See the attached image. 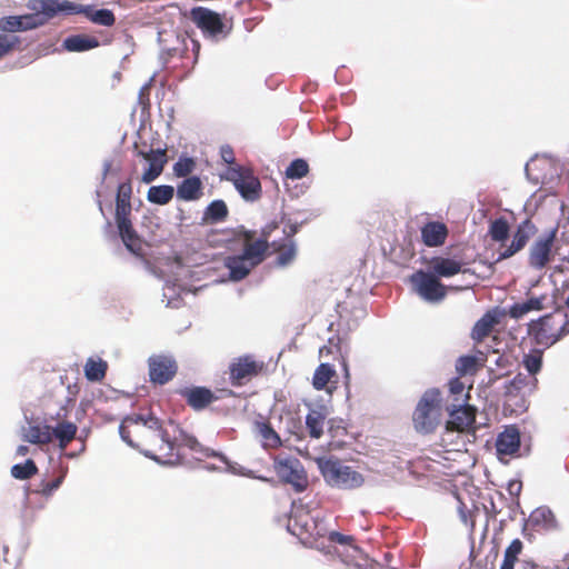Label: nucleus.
Returning a JSON list of instances; mask_svg holds the SVG:
<instances>
[{
  "label": "nucleus",
  "instance_id": "nucleus-63",
  "mask_svg": "<svg viewBox=\"0 0 569 569\" xmlns=\"http://www.w3.org/2000/svg\"><path fill=\"white\" fill-rule=\"evenodd\" d=\"M149 86H150V82L144 84L141 89H140V92H139V96L140 98L144 94L146 91H148L149 89Z\"/></svg>",
  "mask_w": 569,
  "mask_h": 569
},
{
  "label": "nucleus",
  "instance_id": "nucleus-18",
  "mask_svg": "<svg viewBox=\"0 0 569 569\" xmlns=\"http://www.w3.org/2000/svg\"><path fill=\"white\" fill-rule=\"evenodd\" d=\"M313 518L315 516H309L308 511H305V507L301 503L292 502L290 521L288 525V529L292 531L293 535H297L295 528H299V535L307 533L310 537L316 538V528H313Z\"/></svg>",
  "mask_w": 569,
  "mask_h": 569
},
{
  "label": "nucleus",
  "instance_id": "nucleus-44",
  "mask_svg": "<svg viewBox=\"0 0 569 569\" xmlns=\"http://www.w3.org/2000/svg\"><path fill=\"white\" fill-rule=\"evenodd\" d=\"M522 365L527 370V375H532L536 377L542 366V355L541 351H533L531 353L525 355L522 359Z\"/></svg>",
  "mask_w": 569,
  "mask_h": 569
},
{
  "label": "nucleus",
  "instance_id": "nucleus-7",
  "mask_svg": "<svg viewBox=\"0 0 569 569\" xmlns=\"http://www.w3.org/2000/svg\"><path fill=\"white\" fill-rule=\"evenodd\" d=\"M267 248V241L259 239L247 244L241 254L228 257L226 267L230 271V278L234 281L242 280L254 266L262 261Z\"/></svg>",
  "mask_w": 569,
  "mask_h": 569
},
{
  "label": "nucleus",
  "instance_id": "nucleus-16",
  "mask_svg": "<svg viewBox=\"0 0 569 569\" xmlns=\"http://www.w3.org/2000/svg\"><path fill=\"white\" fill-rule=\"evenodd\" d=\"M177 371V365L170 356H153L149 358V376L152 382L164 385Z\"/></svg>",
  "mask_w": 569,
  "mask_h": 569
},
{
  "label": "nucleus",
  "instance_id": "nucleus-50",
  "mask_svg": "<svg viewBox=\"0 0 569 569\" xmlns=\"http://www.w3.org/2000/svg\"><path fill=\"white\" fill-rule=\"evenodd\" d=\"M132 426L137 427V423L136 422L127 421V417L123 418V420L121 421V423L119 426V435H120L121 439L128 446H130L131 448H137V445L130 438V430H129V428L132 427Z\"/></svg>",
  "mask_w": 569,
  "mask_h": 569
},
{
  "label": "nucleus",
  "instance_id": "nucleus-27",
  "mask_svg": "<svg viewBox=\"0 0 569 569\" xmlns=\"http://www.w3.org/2000/svg\"><path fill=\"white\" fill-rule=\"evenodd\" d=\"M500 313L497 310L487 311L473 326L471 338L475 341L483 340L499 322Z\"/></svg>",
  "mask_w": 569,
  "mask_h": 569
},
{
  "label": "nucleus",
  "instance_id": "nucleus-53",
  "mask_svg": "<svg viewBox=\"0 0 569 569\" xmlns=\"http://www.w3.org/2000/svg\"><path fill=\"white\" fill-rule=\"evenodd\" d=\"M537 164H538V161L532 159L531 161L527 162V164L525 167V172H526L527 178L536 184L543 181L542 177L535 173V169H536Z\"/></svg>",
  "mask_w": 569,
  "mask_h": 569
},
{
  "label": "nucleus",
  "instance_id": "nucleus-52",
  "mask_svg": "<svg viewBox=\"0 0 569 569\" xmlns=\"http://www.w3.org/2000/svg\"><path fill=\"white\" fill-rule=\"evenodd\" d=\"M328 539L332 542H337L343 546V548L348 547L349 545H352L353 542V538L351 536H346L335 530H331L329 532Z\"/></svg>",
  "mask_w": 569,
  "mask_h": 569
},
{
  "label": "nucleus",
  "instance_id": "nucleus-35",
  "mask_svg": "<svg viewBox=\"0 0 569 569\" xmlns=\"http://www.w3.org/2000/svg\"><path fill=\"white\" fill-rule=\"evenodd\" d=\"M173 194L174 189L172 186H152L147 192V200L154 204L164 206L172 200Z\"/></svg>",
  "mask_w": 569,
  "mask_h": 569
},
{
  "label": "nucleus",
  "instance_id": "nucleus-2",
  "mask_svg": "<svg viewBox=\"0 0 569 569\" xmlns=\"http://www.w3.org/2000/svg\"><path fill=\"white\" fill-rule=\"evenodd\" d=\"M127 421L136 422L137 427L142 426L148 430L147 440L151 445H158L159 456L146 450L143 455L164 465H173L178 461V455L174 452L176 442L171 440L167 429L162 427L161 421L153 415H131L127 416Z\"/></svg>",
  "mask_w": 569,
  "mask_h": 569
},
{
  "label": "nucleus",
  "instance_id": "nucleus-3",
  "mask_svg": "<svg viewBox=\"0 0 569 569\" xmlns=\"http://www.w3.org/2000/svg\"><path fill=\"white\" fill-rule=\"evenodd\" d=\"M132 187L129 181L122 182L118 186L116 197V224L118 233L126 246V248L134 256H141L142 241L132 227L130 214Z\"/></svg>",
  "mask_w": 569,
  "mask_h": 569
},
{
  "label": "nucleus",
  "instance_id": "nucleus-17",
  "mask_svg": "<svg viewBox=\"0 0 569 569\" xmlns=\"http://www.w3.org/2000/svg\"><path fill=\"white\" fill-rule=\"evenodd\" d=\"M448 426L458 431H463L475 422V409L468 402L450 403L448 406Z\"/></svg>",
  "mask_w": 569,
  "mask_h": 569
},
{
  "label": "nucleus",
  "instance_id": "nucleus-48",
  "mask_svg": "<svg viewBox=\"0 0 569 569\" xmlns=\"http://www.w3.org/2000/svg\"><path fill=\"white\" fill-rule=\"evenodd\" d=\"M296 257V246L290 240L278 253L276 263L279 267H286L293 261Z\"/></svg>",
  "mask_w": 569,
  "mask_h": 569
},
{
  "label": "nucleus",
  "instance_id": "nucleus-4",
  "mask_svg": "<svg viewBox=\"0 0 569 569\" xmlns=\"http://www.w3.org/2000/svg\"><path fill=\"white\" fill-rule=\"evenodd\" d=\"M528 333L537 345L550 347L569 333V313L562 309H556L532 320L528 323Z\"/></svg>",
  "mask_w": 569,
  "mask_h": 569
},
{
  "label": "nucleus",
  "instance_id": "nucleus-38",
  "mask_svg": "<svg viewBox=\"0 0 569 569\" xmlns=\"http://www.w3.org/2000/svg\"><path fill=\"white\" fill-rule=\"evenodd\" d=\"M228 216V208L223 200L212 201L204 210L203 219L217 223L221 222Z\"/></svg>",
  "mask_w": 569,
  "mask_h": 569
},
{
  "label": "nucleus",
  "instance_id": "nucleus-5",
  "mask_svg": "<svg viewBox=\"0 0 569 569\" xmlns=\"http://www.w3.org/2000/svg\"><path fill=\"white\" fill-rule=\"evenodd\" d=\"M441 393L438 389L427 390L413 412V426L420 433H431L440 422Z\"/></svg>",
  "mask_w": 569,
  "mask_h": 569
},
{
  "label": "nucleus",
  "instance_id": "nucleus-6",
  "mask_svg": "<svg viewBox=\"0 0 569 569\" xmlns=\"http://www.w3.org/2000/svg\"><path fill=\"white\" fill-rule=\"evenodd\" d=\"M318 465L323 479L331 487L352 490L361 487L365 482L360 472L337 459L319 460Z\"/></svg>",
  "mask_w": 569,
  "mask_h": 569
},
{
  "label": "nucleus",
  "instance_id": "nucleus-37",
  "mask_svg": "<svg viewBox=\"0 0 569 569\" xmlns=\"http://www.w3.org/2000/svg\"><path fill=\"white\" fill-rule=\"evenodd\" d=\"M108 365L101 358H89L84 365V376L89 381H100L104 378Z\"/></svg>",
  "mask_w": 569,
  "mask_h": 569
},
{
  "label": "nucleus",
  "instance_id": "nucleus-51",
  "mask_svg": "<svg viewBox=\"0 0 569 569\" xmlns=\"http://www.w3.org/2000/svg\"><path fill=\"white\" fill-rule=\"evenodd\" d=\"M313 528H316V538L329 537V532L331 531L327 525L325 517L315 516L313 518Z\"/></svg>",
  "mask_w": 569,
  "mask_h": 569
},
{
  "label": "nucleus",
  "instance_id": "nucleus-22",
  "mask_svg": "<svg viewBox=\"0 0 569 569\" xmlns=\"http://www.w3.org/2000/svg\"><path fill=\"white\" fill-rule=\"evenodd\" d=\"M309 411L306 416V427L309 436L313 439H319L323 435L329 410L323 405L308 406Z\"/></svg>",
  "mask_w": 569,
  "mask_h": 569
},
{
  "label": "nucleus",
  "instance_id": "nucleus-32",
  "mask_svg": "<svg viewBox=\"0 0 569 569\" xmlns=\"http://www.w3.org/2000/svg\"><path fill=\"white\" fill-rule=\"evenodd\" d=\"M201 194V181L198 177L186 178L177 188V197L184 201L197 200Z\"/></svg>",
  "mask_w": 569,
  "mask_h": 569
},
{
  "label": "nucleus",
  "instance_id": "nucleus-60",
  "mask_svg": "<svg viewBox=\"0 0 569 569\" xmlns=\"http://www.w3.org/2000/svg\"><path fill=\"white\" fill-rule=\"evenodd\" d=\"M112 164H113L112 159H106L103 161V166H102V180H104L106 177L111 172Z\"/></svg>",
  "mask_w": 569,
  "mask_h": 569
},
{
  "label": "nucleus",
  "instance_id": "nucleus-40",
  "mask_svg": "<svg viewBox=\"0 0 569 569\" xmlns=\"http://www.w3.org/2000/svg\"><path fill=\"white\" fill-rule=\"evenodd\" d=\"M184 290L183 287L176 282L166 281L163 286V301H166L167 307L179 308L180 297Z\"/></svg>",
  "mask_w": 569,
  "mask_h": 569
},
{
  "label": "nucleus",
  "instance_id": "nucleus-56",
  "mask_svg": "<svg viewBox=\"0 0 569 569\" xmlns=\"http://www.w3.org/2000/svg\"><path fill=\"white\" fill-rule=\"evenodd\" d=\"M209 456L218 457L221 461H223L227 465V470L228 471H230L232 473L246 475L244 472L238 471L236 469V467L231 466L223 455L212 451Z\"/></svg>",
  "mask_w": 569,
  "mask_h": 569
},
{
  "label": "nucleus",
  "instance_id": "nucleus-31",
  "mask_svg": "<svg viewBox=\"0 0 569 569\" xmlns=\"http://www.w3.org/2000/svg\"><path fill=\"white\" fill-rule=\"evenodd\" d=\"M72 4L80 10L77 12H72L71 14L83 12V13H86L87 18L90 21H92L96 24L103 26V27H110L114 23V20H116L114 14L109 9L91 10L89 7H83L81 4H74V3H72Z\"/></svg>",
  "mask_w": 569,
  "mask_h": 569
},
{
  "label": "nucleus",
  "instance_id": "nucleus-28",
  "mask_svg": "<svg viewBox=\"0 0 569 569\" xmlns=\"http://www.w3.org/2000/svg\"><path fill=\"white\" fill-rule=\"evenodd\" d=\"M340 558L341 561L349 567H355L358 569L370 568V562L367 555L353 543L343 548V550L340 552Z\"/></svg>",
  "mask_w": 569,
  "mask_h": 569
},
{
  "label": "nucleus",
  "instance_id": "nucleus-25",
  "mask_svg": "<svg viewBox=\"0 0 569 569\" xmlns=\"http://www.w3.org/2000/svg\"><path fill=\"white\" fill-rule=\"evenodd\" d=\"M258 369L259 367L251 356H243L231 365L230 375L233 380L240 383L243 379L257 375Z\"/></svg>",
  "mask_w": 569,
  "mask_h": 569
},
{
  "label": "nucleus",
  "instance_id": "nucleus-15",
  "mask_svg": "<svg viewBox=\"0 0 569 569\" xmlns=\"http://www.w3.org/2000/svg\"><path fill=\"white\" fill-rule=\"evenodd\" d=\"M191 19L196 26L209 38H216L223 32L224 24L220 14L202 7L191 10Z\"/></svg>",
  "mask_w": 569,
  "mask_h": 569
},
{
  "label": "nucleus",
  "instance_id": "nucleus-10",
  "mask_svg": "<svg viewBox=\"0 0 569 569\" xmlns=\"http://www.w3.org/2000/svg\"><path fill=\"white\" fill-rule=\"evenodd\" d=\"M134 150L138 157L148 162V167L141 174V181L146 184L151 183L162 173L168 162L167 150L140 147L138 143H134Z\"/></svg>",
  "mask_w": 569,
  "mask_h": 569
},
{
  "label": "nucleus",
  "instance_id": "nucleus-59",
  "mask_svg": "<svg viewBox=\"0 0 569 569\" xmlns=\"http://www.w3.org/2000/svg\"><path fill=\"white\" fill-rule=\"evenodd\" d=\"M518 558L508 557L506 553L503 555V560L500 566V569H513L515 563Z\"/></svg>",
  "mask_w": 569,
  "mask_h": 569
},
{
  "label": "nucleus",
  "instance_id": "nucleus-43",
  "mask_svg": "<svg viewBox=\"0 0 569 569\" xmlns=\"http://www.w3.org/2000/svg\"><path fill=\"white\" fill-rule=\"evenodd\" d=\"M489 234L493 241L502 242L509 234V224L505 219L495 220L489 228Z\"/></svg>",
  "mask_w": 569,
  "mask_h": 569
},
{
  "label": "nucleus",
  "instance_id": "nucleus-49",
  "mask_svg": "<svg viewBox=\"0 0 569 569\" xmlns=\"http://www.w3.org/2000/svg\"><path fill=\"white\" fill-rule=\"evenodd\" d=\"M63 477H58L57 479L49 481V482H42L40 488L36 490V492L44 496L50 497L62 483Z\"/></svg>",
  "mask_w": 569,
  "mask_h": 569
},
{
  "label": "nucleus",
  "instance_id": "nucleus-24",
  "mask_svg": "<svg viewBox=\"0 0 569 569\" xmlns=\"http://www.w3.org/2000/svg\"><path fill=\"white\" fill-rule=\"evenodd\" d=\"M430 268L437 278H450L461 272L462 263L452 258L435 257L430 262Z\"/></svg>",
  "mask_w": 569,
  "mask_h": 569
},
{
  "label": "nucleus",
  "instance_id": "nucleus-45",
  "mask_svg": "<svg viewBox=\"0 0 569 569\" xmlns=\"http://www.w3.org/2000/svg\"><path fill=\"white\" fill-rule=\"evenodd\" d=\"M465 389V383L459 378H452L449 381V392L453 397L452 403L468 402L469 395Z\"/></svg>",
  "mask_w": 569,
  "mask_h": 569
},
{
  "label": "nucleus",
  "instance_id": "nucleus-21",
  "mask_svg": "<svg viewBox=\"0 0 569 569\" xmlns=\"http://www.w3.org/2000/svg\"><path fill=\"white\" fill-rule=\"evenodd\" d=\"M27 425L21 427L20 436L26 442L32 445H47L52 440L51 427L42 423H33L26 418Z\"/></svg>",
  "mask_w": 569,
  "mask_h": 569
},
{
  "label": "nucleus",
  "instance_id": "nucleus-61",
  "mask_svg": "<svg viewBox=\"0 0 569 569\" xmlns=\"http://www.w3.org/2000/svg\"><path fill=\"white\" fill-rule=\"evenodd\" d=\"M29 452V448L24 445H21L17 448V456L19 457H24L26 455H28Z\"/></svg>",
  "mask_w": 569,
  "mask_h": 569
},
{
  "label": "nucleus",
  "instance_id": "nucleus-41",
  "mask_svg": "<svg viewBox=\"0 0 569 569\" xmlns=\"http://www.w3.org/2000/svg\"><path fill=\"white\" fill-rule=\"evenodd\" d=\"M38 468L33 460L27 459L23 463H17L11 467V476L19 480H26L36 475Z\"/></svg>",
  "mask_w": 569,
  "mask_h": 569
},
{
  "label": "nucleus",
  "instance_id": "nucleus-55",
  "mask_svg": "<svg viewBox=\"0 0 569 569\" xmlns=\"http://www.w3.org/2000/svg\"><path fill=\"white\" fill-rule=\"evenodd\" d=\"M222 160L228 164H234L233 150L230 146H222L220 149Z\"/></svg>",
  "mask_w": 569,
  "mask_h": 569
},
{
  "label": "nucleus",
  "instance_id": "nucleus-14",
  "mask_svg": "<svg viewBox=\"0 0 569 569\" xmlns=\"http://www.w3.org/2000/svg\"><path fill=\"white\" fill-rule=\"evenodd\" d=\"M556 305L555 293H542L540 296H530L525 301L516 302L509 307L508 315L512 319H521L532 311H542L553 308Z\"/></svg>",
  "mask_w": 569,
  "mask_h": 569
},
{
  "label": "nucleus",
  "instance_id": "nucleus-57",
  "mask_svg": "<svg viewBox=\"0 0 569 569\" xmlns=\"http://www.w3.org/2000/svg\"><path fill=\"white\" fill-rule=\"evenodd\" d=\"M340 365H341V369H342V372H343V377H345L346 383H348L349 380H350V371H349V366H348V361H347V356H345L342 353H341Z\"/></svg>",
  "mask_w": 569,
  "mask_h": 569
},
{
  "label": "nucleus",
  "instance_id": "nucleus-20",
  "mask_svg": "<svg viewBox=\"0 0 569 569\" xmlns=\"http://www.w3.org/2000/svg\"><path fill=\"white\" fill-rule=\"evenodd\" d=\"M536 232L535 224L526 219L523 220L517 228V231L513 234L512 241L510 246H508L503 251L499 253V259H508L512 257L515 253L520 251L529 238Z\"/></svg>",
  "mask_w": 569,
  "mask_h": 569
},
{
  "label": "nucleus",
  "instance_id": "nucleus-54",
  "mask_svg": "<svg viewBox=\"0 0 569 569\" xmlns=\"http://www.w3.org/2000/svg\"><path fill=\"white\" fill-rule=\"evenodd\" d=\"M522 550V542L519 539H515L505 550L508 557L518 558Z\"/></svg>",
  "mask_w": 569,
  "mask_h": 569
},
{
  "label": "nucleus",
  "instance_id": "nucleus-30",
  "mask_svg": "<svg viewBox=\"0 0 569 569\" xmlns=\"http://www.w3.org/2000/svg\"><path fill=\"white\" fill-rule=\"evenodd\" d=\"M188 403L196 410L203 409L214 400L213 393L202 387H194L184 391Z\"/></svg>",
  "mask_w": 569,
  "mask_h": 569
},
{
  "label": "nucleus",
  "instance_id": "nucleus-33",
  "mask_svg": "<svg viewBox=\"0 0 569 569\" xmlns=\"http://www.w3.org/2000/svg\"><path fill=\"white\" fill-rule=\"evenodd\" d=\"M77 430V426L69 421L59 422L56 427L51 428L52 438L54 437L59 441L61 450L66 449L69 442L74 439Z\"/></svg>",
  "mask_w": 569,
  "mask_h": 569
},
{
  "label": "nucleus",
  "instance_id": "nucleus-36",
  "mask_svg": "<svg viewBox=\"0 0 569 569\" xmlns=\"http://www.w3.org/2000/svg\"><path fill=\"white\" fill-rule=\"evenodd\" d=\"M336 376V369L330 363H320L312 376V387L316 390H325L331 379Z\"/></svg>",
  "mask_w": 569,
  "mask_h": 569
},
{
  "label": "nucleus",
  "instance_id": "nucleus-11",
  "mask_svg": "<svg viewBox=\"0 0 569 569\" xmlns=\"http://www.w3.org/2000/svg\"><path fill=\"white\" fill-rule=\"evenodd\" d=\"M557 228L539 236L529 249L528 263L532 269L542 270L551 260Z\"/></svg>",
  "mask_w": 569,
  "mask_h": 569
},
{
  "label": "nucleus",
  "instance_id": "nucleus-12",
  "mask_svg": "<svg viewBox=\"0 0 569 569\" xmlns=\"http://www.w3.org/2000/svg\"><path fill=\"white\" fill-rule=\"evenodd\" d=\"M537 383L538 380L532 375L518 373L505 387L508 401H512L518 407H523L526 398L536 390Z\"/></svg>",
  "mask_w": 569,
  "mask_h": 569
},
{
  "label": "nucleus",
  "instance_id": "nucleus-26",
  "mask_svg": "<svg viewBox=\"0 0 569 569\" xmlns=\"http://www.w3.org/2000/svg\"><path fill=\"white\" fill-rule=\"evenodd\" d=\"M447 227L441 222H428L421 229L422 241L428 247L441 246L447 238Z\"/></svg>",
  "mask_w": 569,
  "mask_h": 569
},
{
  "label": "nucleus",
  "instance_id": "nucleus-13",
  "mask_svg": "<svg viewBox=\"0 0 569 569\" xmlns=\"http://www.w3.org/2000/svg\"><path fill=\"white\" fill-rule=\"evenodd\" d=\"M274 469L278 476L286 482L292 485L296 491L305 490L307 478L300 461L296 458L277 459Z\"/></svg>",
  "mask_w": 569,
  "mask_h": 569
},
{
  "label": "nucleus",
  "instance_id": "nucleus-34",
  "mask_svg": "<svg viewBox=\"0 0 569 569\" xmlns=\"http://www.w3.org/2000/svg\"><path fill=\"white\" fill-rule=\"evenodd\" d=\"M63 48L70 52H82L98 47L94 38L87 36H71L63 40Z\"/></svg>",
  "mask_w": 569,
  "mask_h": 569
},
{
  "label": "nucleus",
  "instance_id": "nucleus-47",
  "mask_svg": "<svg viewBox=\"0 0 569 569\" xmlns=\"http://www.w3.org/2000/svg\"><path fill=\"white\" fill-rule=\"evenodd\" d=\"M19 43V37L0 33V59L12 52Z\"/></svg>",
  "mask_w": 569,
  "mask_h": 569
},
{
  "label": "nucleus",
  "instance_id": "nucleus-1",
  "mask_svg": "<svg viewBox=\"0 0 569 569\" xmlns=\"http://www.w3.org/2000/svg\"><path fill=\"white\" fill-rule=\"evenodd\" d=\"M33 13L22 16H8L0 18V30L4 34H12L43 26L49 19L59 12L72 13L80 9L70 1L38 0L31 6Z\"/></svg>",
  "mask_w": 569,
  "mask_h": 569
},
{
  "label": "nucleus",
  "instance_id": "nucleus-58",
  "mask_svg": "<svg viewBox=\"0 0 569 569\" xmlns=\"http://www.w3.org/2000/svg\"><path fill=\"white\" fill-rule=\"evenodd\" d=\"M521 487H522V485L520 481L513 480V481L509 482L508 491L512 496H518L521 491Z\"/></svg>",
  "mask_w": 569,
  "mask_h": 569
},
{
  "label": "nucleus",
  "instance_id": "nucleus-9",
  "mask_svg": "<svg viewBox=\"0 0 569 569\" xmlns=\"http://www.w3.org/2000/svg\"><path fill=\"white\" fill-rule=\"evenodd\" d=\"M410 282L417 295L427 302H440L447 295L446 287L432 272L418 270L410 276Z\"/></svg>",
  "mask_w": 569,
  "mask_h": 569
},
{
  "label": "nucleus",
  "instance_id": "nucleus-64",
  "mask_svg": "<svg viewBox=\"0 0 569 569\" xmlns=\"http://www.w3.org/2000/svg\"><path fill=\"white\" fill-rule=\"evenodd\" d=\"M521 569H536V565L532 562H527L522 566Z\"/></svg>",
  "mask_w": 569,
  "mask_h": 569
},
{
  "label": "nucleus",
  "instance_id": "nucleus-23",
  "mask_svg": "<svg viewBox=\"0 0 569 569\" xmlns=\"http://www.w3.org/2000/svg\"><path fill=\"white\" fill-rule=\"evenodd\" d=\"M528 523L531 527L539 528L546 531H553L559 528L552 510L546 506L536 508L528 518Z\"/></svg>",
  "mask_w": 569,
  "mask_h": 569
},
{
  "label": "nucleus",
  "instance_id": "nucleus-39",
  "mask_svg": "<svg viewBox=\"0 0 569 569\" xmlns=\"http://www.w3.org/2000/svg\"><path fill=\"white\" fill-rule=\"evenodd\" d=\"M257 431L261 437L264 448H277L281 445V439L274 429L267 422H258L256 425Z\"/></svg>",
  "mask_w": 569,
  "mask_h": 569
},
{
  "label": "nucleus",
  "instance_id": "nucleus-29",
  "mask_svg": "<svg viewBox=\"0 0 569 569\" xmlns=\"http://www.w3.org/2000/svg\"><path fill=\"white\" fill-rule=\"evenodd\" d=\"M485 362L486 358L482 352H479V355L461 356L456 361V371L460 376L475 375Z\"/></svg>",
  "mask_w": 569,
  "mask_h": 569
},
{
  "label": "nucleus",
  "instance_id": "nucleus-46",
  "mask_svg": "<svg viewBox=\"0 0 569 569\" xmlns=\"http://www.w3.org/2000/svg\"><path fill=\"white\" fill-rule=\"evenodd\" d=\"M194 167L196 162L192 158L180 157L173 164V173L179 178L187 177L193 171Z\"/></svg>",
  "mask_w": 569,
  "mask_h": 569
},
{
  "label": "nucleus",
  "instance_id": "nucleus-62",
  "mask_svg": "<svg viewBox=\"0 0 569 569\" xmlns=\"http://www.w3.org/2000/svg\"><path fill=\"white\" fill-rule=\"evenodd\" d=\"M198 445L197 440L194 438H189L188 439V446L191 448V449H196V446Z\"/></svg>",
  "mask_w": 569,
  "mask_h": 569
},
{
  "label": "nucleus",
  "instance_id": "nucleus-42",
  "mask_svg": "<svg viewBox=\"0 0 569 569\" xmlns=\"http://www.w3.org/2000/svg\"><path fill=\"white\" fill-rule=\"evenodd\" d=\"M309 172V164L303 159H296L290 162V164L286 169V177L288 179H301L306 177Z\"/></svg>",
  "mask_w": 569,
  "mask_h": 569
},
{
  "label": "nucleus",
  "instance_id": "nucleus-8",
  "mask_svg": "<svg viewBox=\"0 0 569 569\" xmlns=\"http://www.w3.org/2000/svg\"><path fill=\"white\" fill-rule=\"evenodd\" d=\"M226 179L232 182L246 201L253 202L261 197L260 180L250 169L238 164L231 166L226 172Z\"/></svg>",
  "mask_w": 569,
  "mask_h": 569
},
{
  "label": "nucleus",
  "instance_id": "nucleus-19",
  "mask_svg": "<svg viewBox=\"0 0 569 569\" xmlns=\"http://www.w3.org/2000/svg\"><path fill=\"white\" fill-rule=\"evenodd\" d=\"M520 447V432L519 429L511 425L507 426L502 432H500L496 440V450L498 457L502 459L505 456H512L518 452Z\"/></svg>",
  "mask_w": 569,
  "mask_h": 569
}]
</instances>
